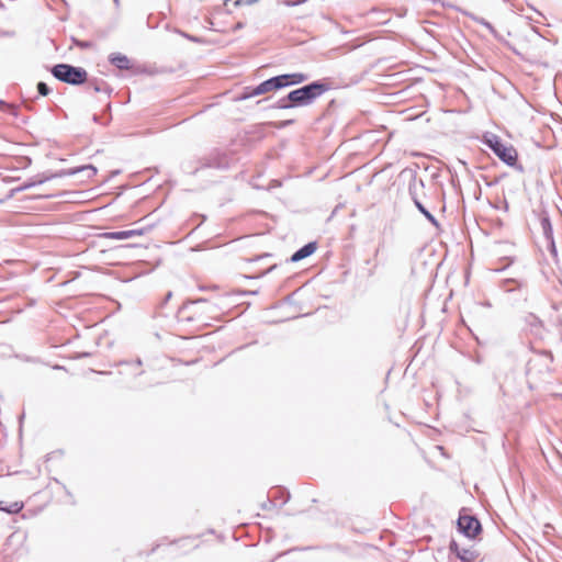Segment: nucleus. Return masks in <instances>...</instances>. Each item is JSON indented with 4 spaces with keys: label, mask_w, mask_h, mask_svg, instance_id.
<instances>
[{
    "label": "nucleus",
    "mask_w": 562,
    "mask_h": 562,
    "mask_svg": "<svg viewBox=\"0 0 562 562\" xmlns=\"http://www.w3.org/2000/svg\"><path fill=\"white\" fill-rule=\"evenodd\" d=\"M459 529L469 538H474L481 531L480 521L469 515H461L458 519Z\"/></svg>",
    "instance_id": "39448f33"
},
{
    "label": "nucleus",
    "mask_w": 562,
    "mask_h": 562,
    "mask_svg": "<svg viewBox=\"0 0 562 562\" xmlns=\"http://www.w3.org/2000/svg\"><path fill=\"white\" fill-rule=\"evenodd\" d=\"M417 207L423 212L428 218H432L431 214L424 209V206L420 203H416Z\"/></svg>",
    "instance_id": "4468645a"
},
{
    "label": "nucleus",
    "mask_w": 562,
    "mask_h": 562,
    "mask_svg": "<svg viewBox=\"0 0 562 562\" xmlns=\"http://www.w3.org/2000/svg\"><path fill=\"white\" fill-rule=\"evenodd\" d=\"M484 143L494 154L509 166H515L518 159L517 150L512 145L504 144L497 136H491Z\"/></svg>",
    "instance_id": "20e7f679"
},
{
    "label": "nucleus",
    "mask_w": 562,
    "mask_h": 562,
    "mask_svg": "<svg viewBox=\"0 0 562 562\" xmlns=\"http://www.w3.org/2000/svg\"><path fill=\"white\" fill-rule=\"evenodd\" d=\"M257 1H258V0H244V2H245L246 4H252V3L257 2Z\"/></svg>",
    "instance_id": "2eb2a0df"
},
{
    "label": "nucleus",
    "mask_w": 562,
    "mask_h": 562,
    "mask_svg": "<svg viewBox=\"0 0 562 562\" xmlns=\"http://www.w3.org/2000/svg\"><path fill=\"white\" fill-rule=\"evenodd\" d=\"M317 246L315 243H308L307 245L303 246L301 249H299L296 252H294L291 257V260L293 262L300 261L312 254L315 252Z\"/></svg>",
    "instance_id": "1a4fd4ad"
},
{
    "label": "nucleus",
    "mask_w": 562,
    "mask_h": 562,
    "mask_svg": "<svg viewBox=\"0 0 562 562\" xmlns=\"http://www.w3.org/2000/svg\"><path fill=\"white\" fill-rule=\"evenodd\" d=\"M23 502H13L8 506H4L3 502H0V510H3L9 514H18L23 509Z\"/></svg>",
    "instance_id": "f8f14e48"
},
{
    "label": "nucleus",
    "mask_w": 562,
    "mask_h": 562,
    "mask_svg": "<svg viewBox=\"0 0 562 562\" xmlns=\"http://www.w3.org/2000/svg\"><path fill=\"white\" fill-rule=\"evenodd\" d=\"M450 549L463 562H476L480 555L473 547L460 548L457 542H452Z\"/></svg>",
    "instance_id": "0eeeda50"
},
{
    "label": "nucleus",
    "mask_w": 562,
    "mask_h": 562,
    "mask_svg": "<svg viewBox=\"0 0 562 562\" xmlns=\"http://www.w3.org/2000/svg\"><path fill=\"white\" fill-rule=\"evenodd\" d=\"M274 86H273V81H272V78L261 82L259 86H257L251 93L245 95L244 98H248V97H254V95H260V94H265L267 92H270V91H274Z\"/></svg>",
    "instance_id": "9b49d317"
},
{
    "label": "nucleus",
    "mask_w": 562,
    "mask_h": 562,
    "mask_svg": "<svg viewBox=\"0 0 562 562\" xmlns=\"http://www.w3.org/2000/svg\"><path fill=\"white\" fill-rule=\"evenodd\" d=\"M109 59L119 69H130L131 68V60L127 58V56H125L121 53L111 54Z\"/></svg>",
    "instance_id": "9d476101"
},
{
    "label": "nucleus",
    "mask_w": 562,
    "mask_h": 562,
    "mask_svg": "<svg viewBox=\"0 0 562 562\" xmlns=\"http://www.w3.org/2000/svg\"><path fill=\"white\" fill-rule=\"evenodd\" d=\"M94 90H95V91H100L101 89H100V87L94 86Z\"/></svg>",
    "instance_id": "dca6fc26"
},
{
    "label": "nucleus",
    "mask_w": 562,
    "mask_h": 562,
    "mask_svg": "<svg viewBox=\"0 0 562 562\" xmlns=\"http://www.w3.org/2000/svg\"><path fill=\"white\" fill-rule=\"evenodd\" d=\"M37 90L42 95H47L49 93V89L45 82H38Z\"/></svg>",
    "instance_id": "ddd939ff"
},
{
    "label": "nucleus",
    "mask_w": 562,
    "mask_h": 562,
    "mask_svg": "<svg viewBox=\"0 0 562 562\" xmlns=\"http://www.w3.org/2000/svg\"><path fill=\"white\" fill-rule=\"evenodd\" d=\"M307 79V76L302 72H294V74H285L280 75L272 78L273 86L276 90H279L281 88L291 86V85H297L302 83Z\"/></svg>",
    "instance_id": "423d86ee"
},
{
    "label": "nucleus",
    "mask_w": 562,
    "mask_h": 562,
    "mask_svg": "<svg viewBox=\"0 0 562 562\" xmlns=\"http://www.w3.org/2000/svg\"><path fill=\"white\" fill-rule=\"evenodd\" d=\"M146 233L145 228L138 229H128V231H119V232H110L104 236L110 239H127L134 236H142Z\"/></svg>",
    "instance_id": "6e6552de"
},
{
    "label": "nucleus",
    "mask_w": 562,
    "mask_h": 562,
    "mask_svg": "<svg viewBox=\"0 0 562 562\" xmlns=\"http://www.w3.org/2000/svg\"><path fill=\"white\" fill-rule=\"evenodd\" d=\"M327 90L323 83L314 82L289 93V100L296 105L306 104Z\"/></svg>",
    "instance_id": "7ed1b4c3"
},
{
    "label": "nucleus",
    "mask_w": 562,
    "mask_h": 562,
    "mask_svg": "<svg viewBox=\"0 0 562 562\" xmlns=\"http://www.w3.org/2000/svg\"><path fill=\"white\" fill-rule=\"evenodd\" d=\"M212 312V306L206 304L205 301H194L181 306L178 312V318L181 322H201L206 324L211 318L209 315Z\"/></svg>",
    "instance_id": "f257e3e1"
},
{
    "label": "nucleus",
    "mask_w": 562,
    "mask_h": 562,
    "mask_svg": "<svg viewBox=\"0 0 562 562\" xmlns=\"http://www.w3.org/2000/svg\"><path fill=\"white\" fill-rule=\"evenodd\" d=\"M52 72L58 80L70 85H81L88 79V72L83 68L67 64L54 66Z\"/></svg>",
    "instance_id": "f03ea898"
}]
</instances>
